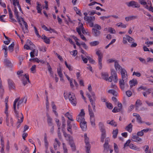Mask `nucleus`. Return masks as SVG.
Here are the masks:
<instances>
[{
	"label": "nucleus",
	"mask_w": 153,
	"mask_h": 153,
	"mask_svg": "<svg viewBox=\"0 0 153 153\" xmlns=\"http://www.w3.org/2000/svg\"><path fill=\"white\" fill-rule=\"evenodd\" d=\"M18 99H16L13 102V109L16 117L18 119L16 123V128L18 129L20 126V124L23 120L24 117L22 113L19 112L16 108V103L18 102Z\"/></svg>",
	"instance_id": "f257e3e1"
},
{
	"label": "nucleus",
	"mask_w": 153,
	"mask_h": 153,
	"mask_svg": "<svg viewBox=\"0 0 153 153\" xmlns=\"http://www.w3.org/2000/svg\"><path fill=\"white\" fill-rule=\"evenodd\" d=\"M88 88L91 95L88 92H86V95L89 98L93 110L95 111V101L96 100V96L95 93L94 92L92 91V88L90 84L88 85Z\"/></svg>",
	"instance_id": "f03ea898"
},
{
	"label": "nucleus",
	"mask_w": 153,
	"mask_h": 153,
	"mask_svg": "<svg viewBox=\"0 0 153 153\" xmlns=\"http://www.w3.org/2000/svg\"><path fill=\"white\" fill-rule=\"evenodd\" d=\"M63 134L66 140L68 141L69 144L72 150L75 151L76 149V147L73 137L64 131H63Z\"/></svg>",
	"instance_id": "7ed1b4c3"
},
{
	"label": "nucleus",
	"mask_w": 153,
	"mask_h": 153,
	"mask_svg": "<svg viewBox=\"0 0 153 153\" xmlns=\"http://www.w3.org/2000/svg\"><path fill=\"white\" fill-rule=\"evenodd\" d=\"M139 2L141 4L143 5L145 8L153 12V8L150 1H148L146 2L145 0H139Z\"/></svg>",
	"instance_id": "20e7f679"
},
{
	"label": "nucleus",
	"mask_w": 153,
	"mask_h": 153,
	"mask_svg": "<svg viewBox=\"0 0 153 153\" xmlns=\"http://www.w3.org/2000/svg\"><path fill=\"white\" fill-rule=\"evenodd\" d=\"M101 27L98 24H96L94 28H92V31L93 35L95 37H98L101 34V33L99 30L101 29Z\"/></svg>",
	"instance_id": "39448f33"
},
{
	"label": "nucleus",
	"mask_w": 153,
	"mask_h": 153,
	"mask_svg": "<svg viewBox=\"0 0 153 153\" xmlns=\"http://www.w3.org/2000/svg\"><path fill=\"white\" fill-rule=\"evenodd\" d=\"M6 116L5 118V121L6 125L7 126H11L13 127L14 126V121L13 119L11 117H9L8 112H5Z\"/></svg>",
	"instance_id": "423d86ee"
},
{
	"label": "nucleus",
	"mask_w": 153,
	"mask_h": 153,
	"mask_svg": "<svg viewBox=\"0 0 153 153\" xmlns=\"http://www.w3.org/2000/svg\"><path fill=\"white\" fill-rule=\"evenodd\" d=\"M88 111L89 114L90 116V122L92 126L94 127L95 126V118L94 113L92 109L91 108V107L90 105H88Z\"/></svg>",
	"instance_id": "0eeeda50"
},
{
	"label": "nucleus",
	"mask_w": 153,
	"mask_h": 153,
	"mask_svg": "<svg viewBox=\"0 0 153 153\" xmlns=\"http://www.w3.org/2000/svg\"><path fill=\"white\" fill-rule=\"evenodd\" d=\"M96 54L98 56V66L100 69L101 70L102 68V60L103 58V54L97 51L96 52Z\"/></svg>",
	"instance_id": "6e6552de"
},
{
	"label": "nucleus",
	"mask_w": 153,
	"mask_h": 153,
	"mask_svg": "<svg viewBox=\"0 0 153 153\" xmlns=\"http://www.w3.org/2000/svg\"><path fill=\"white\" fill-rule=\"evenodd\" d=\"M85 114L84 110L81 109L79 114L76 117V121L80 123L85 121L84 118Z\"/></svg>",
	"instance_id": "1a4fd4ad"
},
{
	"label": "nucleus",
	"mask_w": 153,
	"mask_h": 153,
	"mask_svg": "<svg viewBox=\"0 0 153 153\" xmlns=\"http://www.w3.org/2000/svg\"><path fill=\"white\" fill-rule=\"evenodd\" d=\"M68 98L71 104L74 106H76V100L74 95L71 94V92H69L68 93Z\"/></svg>",
	"instance_id": "9d476101"
},
{
	"label": "nucleus",
	"mask_w": 153,
	"mask_h": 153,
	"mask_svg": "<svg viewBox=\"0 0 153 153\" xmlns=\"http://www.w3.org/2000/svg\"><path fill=\"white\" fill-rule=\"evenodd\" d=\"M126 4L128 7L133 8H138L140 7V5L138 2L134 1H132L126 3Z\"/></svg>",
	"instance_id": "9b49d317"
},
{
	"label": "nucleus",
	"mask_w": 153,
	"mask_h": 153,
	"mask_svg": "<svg viewBox=\"0 0 153 153\" xmlns=\"http://www.w3.org/2000/svg\"><path fill=\"white\" fill-rule=\"evenodd\" d=\"M18 99V102L16 103V108L17 111H18L19 112H20L19 111V107L20 105H21L22 103H23L25 101V103H26L27 99L25 97H24L23 98L21 99V100H19V98H17L16 99Z\"/></svg>",
	"instance_id": "f8f14e48"
},
{
	"label": "nucleus",
	"mask_w": 153,
	"mask_h": 153,
	"mask_svg": "<svg viewBox=\"0 0 153 153\" xmlns=\"http://www.w3.org/2000/svg\"><path fill=\"white\" fill-rule=\"evenodd\" d=\"M125 36L126 37H124L123 38V44H127V40H128V41L130 43L133 42H134V39L129 36L127 35H126Z\"/></svg>",
	"instance_id": "ddd939ff"
},
{
	"label": "nucleus",
	"mask_w": 153,
	"mask_h": 153,
	"mask_svg": "<svg viewBox=\"0 0 153 153\" xmlns=\"http://www.w3.org/2000/svg\"><path fill=\"white\" fill-rule=\"evenodd\" d=\"M122 76V80L125 81L126 82L127 80V75L126 71L124 69H122L120 71Z\"/></svg>",
	"instance_id": "4468645a"
},
{
	"label": "nucleus",
	"mask_w": 153,
	"mask_h": 153,
	"mask_svg": "<svg viewBox=\"0 0 153 153\" xmlns=\"http://www.w3.org/2000/svg\"><path fill=\"white\" fill-rule=\"evenodd\" d=\"M111 74L113 81L115 83H117V82L118 78L117 73L115 71L114 69H111Z\"/></svg>",
	"instance_id": "2eb2a0df"
},
{
	"label": "nucleus",
	"mask_w": 153,
	"mask_h": 153,
	"mask_svg": "<svg viewBox=\"0 0 153 153\" xmlns=\"http://www.w3.org/2000/svg\"><path fill=\"white\" fill-rule=\"evenodd\" d=\"M85 138V148L86 149H90L91 146L89 143V138L87 137L86 134H85L84 135Z\"/></svg>",
	"instance_id": "dca6fc26"
},
{
	"label": "nucleus",
	"mask_w": 153,
	"mask_h": 153,
	"mask_svg": "<svg viewBox=\"0 0 153 153\" xmlns=\"http://www.w3.org/2000/svg\"><path fill=\"white\" fill-rule=\"evenodd\" d=\"M125 81L120 80L119 81V84L120 88L122 90H124L125 87H128V85L126 83Z\"/></svg>",
	"instance_id": "f3484780"
},
{
	"label": "nucleus",
	"mask_w": 153,
	"mask_h": 153,
	"mask_svg": "<svg viewBox=\"0 0 153 153\" xmlns=\"http://www.w3.org/2000/svg\"><path fill=\"white\" fill-rule=\"evenodd\" d=\"M9 88L10 90H13L15 88V85L12 80L10 79L8 80Z\"/></svg>",
	"instance_id": "a211bd4d"
},
{
	"label": "nucleus",
	"mask_w": 153,
	"mask_h": 153,
	"mask_svg": "<svg viewBox=\"0 0 153 153\" xmlns=\"http://www.w3.org/2000/svg\"><path fill=\"white\" fill-rule=\"evenodd\" d=\"M132 136V140L133 141L137 143L140 142L142 141V139L138 137V136L135 135H133Z\"/></svg>",
	"instance_id": "6ab92c4d"
},
{
	"label": "nucleus",
	"mask_w": 153,
	"mask_h": 153,
	"mask_svg": "<svg viewBox=\"0 0 153 153\" xmlns=\"http://www.w3.org/2000/svg\"><path fill=\"white\" fill-rule=\"evenodd\" d=\"M84 19L85 21H87L88 23L94 21L95 19V18L94 16H85Z\"/></svg>",
	"instance_id": "aec40b11"
},
{
	"label": "nucleus",
	"mask_w": 153,
	"mask_h": 153,
	"mask_svg": "<svg viewBox=\"0 0 153 153\" xmlns=\"http://www.w3.org/2000/svg\"><path fill=\"white\" fill-rule=\"evenodd\" d=\"M4 63L5 65L10 66H11L12 65L10 59L7 57L4 58Z\"/></svg>",
	"instance_id": "412c9836"
},
{
	"label": "nucleus",
	"mask_w": 153,
	"mask_h": 153,
	"mask_svg": "<svg viewBox=\"0 0 153 153\" xmlns=\"http://www.w3.org/2000/svg\"><path fill=\"white\" fill-rule=\"evenodd\" d=\"M80 125L81 128L83 131H85L86 130L87 123L85 121L80 123Z\"/></svg>",
	"instance_id": "4be33fe9"
},
{
	"label": "nucleus",
	"mask_w": 153,
	"mask_h": 153,
	"mask_svg": "<svg viewBox=\"0 0 153 153\" xmlns=\"http://www.w3.org/2000/svg\"><path fill=\"white\" fill-rule=\"evenodd\" d=\"M138 18L137 16H131L126 17L125 18L126 20L127 21H129L133 20H134Z\"/></svg>",
	"instance_id": "5701e85b"
},
{
	"label": "nucleus",
	"mask_w": 153,
	"mask_h": 153,
	"mask_svg": "<svg viewBox=\"0 0 153 153\" xmlns=\"http://www.w3.org/2000/svg\"><path fill=\"white\" fill-rule=\"evenodd\" d=\"M42 39L44 40V41L46 44H50V39L47 38L44 34L42 35Z\"/></svg>",
	"instance_id": "b1692460"
},
{
	"label": "nucleus",
	"mask_w": 153,
	"mask_h": 153,
	"mask_svg": "<svg viewBox=\"0 0 153 153\" xmlns=\"http://www.w3.org/2000/svg\"><path fill=\"white\" fill-rule=\"evenodd\" d=\"M102 78L105 80L107 81L108 78V74L107 72H102L101 73Z\"/></svg>",
	"instance_id": "393cba45"
},
{
	"label": "nucleus",
	"mask_w": 153,
	"mask_h": 153,
	"mask_svg": "<svg viewBox=\"0 0 153 153\" xmlns=\"http://www.w3.org/2000/svg\"><path fill=\"white\" fill-rule=\"evenodd\" d=\"M38 51L35 49H33L32 51L30 53V56L31 57H34L35 56V55L37 56L38 55Z\"/></svg>",
	"instance_id": "a878e982"
},
{
	"label": "nucleus",
	"mask_w": 153,
	"mask_h": 153,
	"mask_svg": "<svg viewBox=\"0 0 153 153\" xmlns=\"http://www.w3.org/2000/svg\"><path fill=\"white\" fill-rule=\"evenodd\" d=\"M84 28L82 23L80 24L79 26L76 27V31L78 34L80 33L81 31H82Z\"/></svg>",
	"instance_id": "bb28decb"
},
{
	"label": "nucleus",
	"mask_w": 153,
	"mask_h": 153,
	"mask_svg": "<svg viewBox=\"0 0 153 153\" xmlns=\"http://www.w3.org/2000/svg\"><path fill=\"white\" fill-rule=\"evenodd\" d=\"M107 123L114 127H116L117 126V123L113 120H112L111 121L110 120H108L107 121Z\"/></svg>",
	"instance_id": "cd10ccee"
},
{
	"label": "nucleus",
	"mask_w": 153,
	"mask_h": 153,
	"mask_svg": "<svg viewBox=\"0 0 153 153\" xmlns=\"http://www.w3.org/2000/svg\"><path fill=\"white\" fill-rule=\"evenodd\" d=\"M114 67L117 71L120 70L121 71L122 69H123L117 61H115Z\"/></svg>",
	"instance_id": "c85d7f7f"
},
{
	"label": "nucleus",
	"mask_w": 153,
	"mask_h": 153,
	"mask_svg": "<svg viewBox=\"0 0 153 153\" xmlns=\"http://www.w3.org/2000/svg\"><path fill=\"white\" fill-rule=\"evenodd\" d=\"M142 104V103L141 101L140 100H137L135 103L136 109L138 110L139 107Z\"/></svg>",
	"instance_id": "c756f323"
},
{
	"label": "nucleus",
	"mask_w": 153,
	"mask_h": 153,
	"mask_svg": "<svg viewBox=\"0 0 153 153\" xmlns=\"http://www.w3.org/2000/svg\"><path fill=\"white\" fill-rule=\"evenodd\" d=\"M132 125L131 123L129 124L125 128V129L129 132H131L132 131Z\"/></svg>",
	"instance_id": "7c9ffc66"
},
{
	"label": "nucleus",
	"mask_w": 153,
	"mask_h": 153,
	"mask_svg": "<svg viewBox=\"0 0 153 153\" xmlns=\"http://www.w3.org/2000/svg\"><path fill=\"white\" fill-rule=\"evenodd\" d=\"M129 82L130 86L131 88L137 84V81L136 79H133L131 80Z\"/></svg>",
	"instance_id": "2f4dec72"
},
{
	"label": "nucleus",
	"mask_w": 153,
	"mask_h": 153,
	"mask_svg": "<svg viewBox=\"0 0 153 153\" xmlns=\"http://www.w3.org/2000/svg\"><path fill=\"white\" fill-rule=\"evenodd\" d=\"M129 148L132 149L134 150H135L140 151V148L137 147L135 145L133 144L132 143H130L129 145Z\"/></svg>",
	"instance_id": "473e14b6"
},
{
	"label": "nucleus",
	"mask_w": 153,
	"mask_h": 153,
	"mask_svg": "<svg viewBox=\"0 0 153 153\" xmlns=\"http://www.w3.org/2000/svg\"><path fill=\"white\" fill-rule=\"evenodd\" d=\"M4 93V89L3 88L1 79L0 78V94L1 97L2 96Z\"/></svg>",
	"instance_id": "72a5a7b5"
},
{
	"label": "nucleus",
	"mask_w": 153,
	"mask_h": 153,
	"mask_svg": "<svg viewBox=\"0 0 153 153\" xmlns=\"http://www.w3.org/2000/svg\"><path fill=\"white\" fill-rule=\"evenodd\" d=\"M14 44L13 42L11 43L8 47V50L9 52L12 53L14 50Z\"/></svg>",
	"instance_id": "f704fd0d"
},
{
	"label": "nucleus",
	"mask_w": 153,
	"mask_h": 153,
	"mask_svg": "<svg viewBox=\"0 0 153 153\" xmlns=\"http://www.w3.org/2000/svg\"><path fill=\"white\" fill-rule=\"evenodd\" d=\"M101 132H102L101 141L102 142H103L104 141V139L106 137L105 131V130L101 131Z\"/></svg>",
	"instance_id": "c9c22d12"
},
{
	"label": "nucleus",
	"mask_w": 153,
	"mask_h": 153,
	"mask_svg": "<svg viewBox=\"0 0 153 153\" xmlns=\"http://www.w3.org/2000/svg\"><path fill=\"white\" fill-rule=\"evenodd\" d=\"M108 93L112 94L114 96H117L118 94V93L114 90L113 89L109 90L108 91Z\"/></svg>",
	"instance_id": "e433bc0d"
},
{
	"label": "nucleus",
	"mask_w": 153,
	"mask_h": 153,
	"mask_svg": "<svg viewBox=\"0 0 153 153\" xmlns=\"http://www.w3.org/2000/svg\"><path fill=\"white\" fill-rule=\"evenodd\" d=\"M37 6H36V9L37 10V12L39 13H41L42 6L39 4L38 2L37 3Z\"/></svg>",
	"instance_id": "4c0bfd02"
},
{
	"label": "nucleus",
	"mask_w": 153,
	"mask_h": 153,
	"mask_svg": "<svg viewBox=\"0 0 153 153\" xmlns=\"http://www.w3.org/2000/svg\"><path fill=\"white\" fill-rule=\"evenodd\" d=\"M9 16V18L11 19V21L13 23L16 22V21L13 18V16L12 14V11L10 12H8Z\"/></svg>",
	"instance_id": "58836bf2"
},
{
	"label": "nucleus",
	"mask_w": 153,
	"mask_h": 153,
	"mask_svg": "<svg viewBox=\"0 0 153 153\" xmlns=\"http://www.w3.org/2000/svg\"><path fill=\"white\" fill-rule=\"evenodd\" d=\"M45 145L46 149H48V143L47 140V137L46 134L45 135L44 138Z\"/></svg>",
	"instance_id": "ea45409f"
},
{
	"label": "nucleus",
	"mask_w": 153,
	"mask_h": 153,
	"mask_svg": "<svg viewBox=\"0 0 153 153\" xmlns=\"http://www.w3.org/2000/svg\"><path fill=\"white\" fill-rule=\"evenodd\" d=\"M65 116L67 117L70 120L73 121L74 120L72 119V115L69 112L66 113L65 114Z\"/></svg>",
	"instance_id": "a19ab883"
},
{
	"label": "nucleus",
	"mask_w": 153,
	"mask_h": 153,
	"mask_svg": "<svg viewBox=\"0 0 153 153\" xmlns=\"http://www.w3.org/2000/svg\"><path fill=\"white\" fill-rule=\"evenodd\" d=\"M99 126L101 131L105 130V127L103 123L101 122L100 123Z\"/></svg>",
	"instance_id": "79ce46f5"
},
{
	"label": "nucleus",
	"mask_w": 153,
	"mask_h": 153,
	"mask_svg": "<svg viewBox=\"0 0 153 153\" xmlns=\"http://www.w3.org/2000/svg\"><path fill=\"white\" fill-rule=\"evenodd\" d=\"M46 116L47 117V120L48 123L49 124H51L52 120V119L51 117L48 114H47Z\"/></svg>",
	"instance_id": "37998d69"
},
{
	"label": "nucleus",
	"mask_w": 153,
	"mask_h": 153,
	"mask_svg": "<svg viewBox=\"0 0 153 153\" xmlns=\"http://www.w3.org/2000/svg\"><path fill=\"white\" fill-rule=\"evenodd\" d=\"M99 44V42L98 41H94L90 42V44L91 46H95L98 45Z\"/></svg>",
	"instance_id": "c03bdc74"
},
{
	"label": "nucleus",
	"mask_w": 153,
	"mask_h": 153,
	"mask_svg": "<svg viewBox=\"0 0 153 153\" xmlns=\"http://www.w3.org/2000/svg\"><path fill=\"white\" fill-rule=\"evenodd\" d=\"M113 137L114 138H115L117 137V134H118V130L116 129L115 130H113Z\"/></svg>",
	"instance_id": "a18cd8bd"
},
{
	"label": "nucleus",
	"mask_w": 153,
	"mask_h": 153,
	"mask_svg": "<svg viewBox=\"0 0 153 153\" xmlns=\"http://www.w3.org/2000/svg\"><path fill=\"white\" fill-rule=\"evenodd\" d=\"M16 18L18 20V22L19 23V24L21 25H22V24L21 22V21H22L23 22L24 21H25L23 19L21 16H19L18 17H16Z\"/></svg>",
	"instance_id": "49530a36"
},
{
	"label": "nucleus",
	"mask_w": 153,
	"mask_h": 153,
	"mask_svg": "<svg viewBox=\"0 0 153 153\" xmlns=\"http://www.w3.org/2000/svg\"><path fill=\"white\" fill-rule=\"evenodd\" d=\"M116 25L119 27H121L123 28H126V25L123 24L122 23L119 22Z\"/></svg>",
	"instance_id": "de8ad7c7"
},
{
	"label": "nucleus",
	"mask_w": 153,
	"mask_h": 153,
	"mask_svg": "<svg viewBox=\"0 0 153 153\" xmlns=\"http://www.w3.org/2000/svg\"><path fill=\"white\" fill-rule=\"evenodd\" d=\"M114 151L116 153H119V149L118 147L115 143H114Z\"/></svg>",
	"instance_id": "09e8293b"
},
{
	"label": "nucleus",
	"mask_w": 153,
	"mask_h": 153,
	"mask_svg": "<svg viewBox=\"0 0 153 153\" xmlns=\"http://www.w3.org/2000/svg\"><path fill=\"white\" fill-rule=\"evenodd\" d=\"M24 24L25 25V30L26 31H25V30H24L23 28H22V30L23 32L25 33L26 32H27V30H28V25H27L26 23V22H25V21H24V22H23Z\"/></svg>",
	"instance_id": "8fccbe9b"
},
{
	"label": "nucleus",
	"mask_w": 153,
	"mask_h": 153,
	"mask_svg": "<svg viewBox=\"0 0 153 153\" xmlns=\"http://www.w3.org/2000/svg\"><path fill=\"white\" fill-rule=\"evenodd\" d=\"M106 105L107 108L110 109H111L113 107V105L112 104L110 103H108V102H106Z\"/></svg>",
	"instance_id": "3c124183"
},
{
	"label": "nucleus",
	"mask_w": 153,
	"mask_h": 153,
	"mask_svg": "<svg viewBox=\"0 0 153 153\" xmlns=\"http://www.w3.org/2000/svg\"><path fill=\"white\" fill-rule=\"evenodd\" d=\"M137 58H138V59H139V60H140V61L142 63H143V64H147V63H146V60L145 59H144V58H143L141 57H137Z\"/></svg>",
	"instance_id": "603ef678"
},
{
	"label": "nucleus",
	"mask_w": 153,
	"mask_h": 153,
	"mask_svg": "<svg viewBox=\"0 0 153 153\" xmlns=\"http://www.w3.org/2000/svg\"><path fill=\"white\" fill-rule=\"evenodd\" d=\"M62 145L64 153H68V149L67 148L65 144L64 143H62Z\"/></svg>",
	"instance_id": "864d4df0"
},
{
	"label": "nucleus",
	"mask_w": 153,
	"mask_h": 153,
	"mask_svg": "<svg viewBox=\"0 0 153 153\" xmlns=\"http://www.w3.org/2000/svg\"><path fill=\"white\" fill-rule=\"evenodd\" d=\"M81 57L84 63H87L88 61V59L87 57H84L82 55H81Z\"/></svg>",
	"instance_id": "5fc2aeb1"
},
{
	"label": "nucleus",
	"mask_w": 153,
	"mask_h": 153,
	"mask_svg": "<svg viewBox=\"0 0 153 153\" xmlns=\"http://www.w3.org/2000/svg\"><path fill=\"white\" fill-rule=\"evenodd\" d=\"M108 31L112 33H114L116 32L114 28L111 27L108 28Z\"/></svg>",
	"instance_id": "6e6d98bb"
},
{
	"label": "nucleus",
	"mask_w": 153,
	"mask_h": 153,
	"mask_svg": "<svg viewBox=\"0 0 153 153\" xmlns=\"http://www.w3.org/2000/svg\"><path fill=\"white\" fill-rule=\"evenodd\" d=\"M2 51L3 52L7 51V47L6 45H3L2 46Z\"/></svg>",
	"instance_id": "4d7b16f0"
},
{
	"label": "nucleus",
	"mask_w": 153,
	"mask_h": 153,
	"mask_svg": "<svg viewBox=\"0 0 153 153\" xmlns=\"http://www.w3.org/2000/svg\"><path fill=\"white\" fill-rule=\"evenodd\" d=\"M112 111L114 113H117L120 111L118 108L117 107H115L112 110Z\"/></svg>",
	"instance_id": "13d9d810"
},
{
	"label": "nucleus",
	"mask_w": 153,
	"mask_h": 153,
	"mask_svg": "<svg viewBox=\"0 0 153 153\" xmlns=\"http://www.w3.org/2000/svg\"><path fill=\"white\" fill-rule=\"evenodd\" d=\"M131 142V141L130 140H127L126 142L125 143V144L124 145V148H125L126 146H129V144H130V143Z\"/></svg>",
	"instance_id": "bf43d9fd"
},
{
	"label": "nucleus",
	"mask_w": 153,
	"mask_h": 153,
	"mask_svg": "<svg viewBox=\"0 0 153 153\" xmlns=\"http://www.w3.org/2000/svg\"><path fill=\"white\" fill-rule=\"evenodd\" d=\"M14 15L16 16V17H18V16H19L18 14V12L17 10V8H14Z\"/></svg>",
	"instance_id": "052dcab7"
},
{
	"label": "nucleus",
	"mask_w": 153,
	"mask_h": 153,
	"mask_svg": "<svg viewBox=\"0 0 153 153\" xmlns=\"http://www.w3.org/2000/svg\"><path fill=\"white\" fill-rule=\"evenodd\" d=\"M73 79H71L69 81L70 82V84L71 87L73 90H74V85L73 83Z\"/></svg>",
	"instance_id": "680f3d73"
},
{
	"label": "nucleus",
	"mask_w": 153,
	"mask_h": 153,
	"mask_svg": "<svg viewBox=\"0 0 153 153\" xmlns=\"http://www.w3.org/2000/svg\"><path fill=\"white\" fill-rule=\"evenodd\" d=\"M65 65H66V67L68 68L70 71H72V68L71 66L70 65H68L66 61H65Z\"/></svg>",
	"instance_id": "e2e57ef3"
},
{
	"label": "nucleus",
	"mask_w": 153,
	"mask_h": 153,
	"mask_svg": "<svg viewBox=\"0 0 153 153\" xmlns=\"http://www.w3.org/2000/svg\"><path fill=\"white\" fill-rule=\"evenodd\" d=\"M71 127V126H67V130L69 132L72 134L73 133L72 131Z\"/></svg>",
	"instance_id": "0e129e2a"
},
{
	"label": "nucleus",
	"mask_w": 153,
	"mask_h": 153,
	"mask_svg": "<svg viewBox=\"0 0 153 153\" xmlns=\"http://www.w3.org/2000/svg\"><path fill=\"white\" fill-rule=\"evenodd\" d=\"M86 57L88 58V60H89L90 62L92 63H94L95 62L94 61L93 59L91 58L89 56H86Z\"/></svg>",
	"instance_id": "69168bd1"
},
{
	"label": "nucleus",
	"mask_w": 153,
	"mask_h": 153,
	"mask_svg": "<svg viewBox=\"0 0 153 153\" xmlns=\"http://www.w3.org/2000/svg\"><path fill=\"white\" fill-rule=\"evenodd\" d=\"M126 94L128 97H130L132 95V92L128 90L126 91Z\"/></svg>",
	"instance_id": "338daca9"
},
{
	"label": "nucleus",
	"mask_w": 153,
	"mask_h": 153,
	"mask_svg": "<svg viewBox=\"0 0 153 153\" xmlns=\"http://www.w3.org/2000/svg\"><path fill=\"white\" fill-rule=\"evenodd\" d=\"M73 129L75 130V132H76L78 129L77 125L75 123H74L73 124Z\"/></svg>",
	"instance_id": "774afa93"
}]
</instances>
